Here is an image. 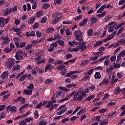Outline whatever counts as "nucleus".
<instances>
[{"instance_id":"nucleus-55","label":"nucleus","mask_w":125,"mask_h":125,"mask_svg":"<svg viewBox=\"0 0 125 125\" xmlns=\"http://www.w3.org/2000/svg\"><path fill=\"white\" fill-rule=\"evenodd\" d=\"M21 97H18L17 99H14V102H19L21 101Z\"/></svg>"},{"instance_id":"nucleus-12","label":"nucleus","mask_w":125,"mask_h":125,"mask_svg":"<svg viewBox=\"0 0 125 125\" xmlns=\"http://www.w3.org/2000/svg\"><path fill=\"white\" fill-rule=\"evenodd\" d=\"M53 83V81L51 79L48 78L45 81V84H52Z\"/></svg>"},{"instance_id":"nucleus-44","label":"nucleus","mask_w":125,"mask_h":125,"mask_svg":"<svg viewBox=\"0 0 125 125\" xmlns=\"http://www.w3.org/2000/svg\"><path fill=\"white\" fill-rule=\"evenodd\" d=\"M125 29V27H122L119 29L118 33H117V36H118L119 34L121 33L122 32L124 31Z\"/></svg>"},{"instance_id":"nucleus-16","label":"nucleus","mask_w":125,"mask_h":125,"mask_svg":"<svg viewBox=\"0 0 125 125\" xmlns=\"http://www.w3.org/2000/svg\"><path fill=\"white\" fill-rule=\"evenodd\" d=\"M50 69H52V65L51 64H50V63H48V64H47L45 66V72H47L48 70H49Z\"/></svg>"},{"instance_id":"nucleus-46","label":"nucleus","mask_w":125,"mask_h":125,"mask_svg":"<svg viewBox=\"0 0 125 125\" xmlns=\"http://www.w3.org/2000/svg\"><path fill=\"white\" fill-rule=\"evenodd\" d=\"M47 122L44 121L43 120H42V121H40L39 122V125H47Z\"/></svg>"},{"instance_id":"nucleus-63","label":"nucleus","mask_w":125,"mask_h":125,"mask_svg":"<svg viewBox=\"0 0 125 125\" xmlns=\"http://www.w3.org/2000/svg\"><path fill=\"white\" fill-rule=\"evenodd\" d=\"M121 67V65L120 64H115L114 66H112V67H113L114 69L115 70V68H119Z\"/></svg>"},{"instance_id":"nucleus-36","label":"nucleus","mask_w":125,"mask_h":125,"mask_svg":"<svg viewBox=\"0 0 125 125\" xmlns=\"http://www.w3.org/2000/svg\"><path fill=\"white\" fill-rule=\"evenodd\" d=\"M57 43H58L57 41H56L54 42H53L52 44H51L50 45V47L52 46L53 47L57 48V47L58 46Z\"/></svg>"},{"instance_id":"nucleus-5","label":"nucleus","mask_w":125,"mask_h":125,"mask_svg":"<svg viewBox=\"0 0 125 125\" xmlns=\"http://www.w3.org/2000/svg\"><path fill=\"white\" fill-rule=\"evenodd\" d=\"M15 61L16 60L13 58L10 59L8 65V67L10 68V70H11L13 66L14 65Z\"/></svg>"},{"instance_id":"nucleus-24","label":"nucleus","mask_w":125,"mask_h":125,"mask_svg":"<svg viewBox=\"0 0 125 125\" xmlns=\"http://www.w3.org/2000/svg\"><path fill=\"white\" fill-rule=\"evenodd\" d=\"M114 28H115V25H111L109 27H108V32L109 33H111L112 32H114Z\"/></svg>"},{"instance_id":"nucleus-17","label":"nucleus","mask_w":125,"mask_h":125,"mask_svg":"<svg viewBox=\"0 0 125 125\" xmlns=\"http://www.w3.org/2000/svg\"><path fill=\"white\" fill-rule=\"evenodd\" d=\"M94 98H95V96L94 95H89L88 98L85 99V101H90L92 99H94Z\"/></svg>"},{"instance_id":"nucleus-54","label":"nucleus","mask_w":125,"mask_h":125,"mask_svg":"<svg viewBox=\"0 0 125 125\" xmlns=\"http://www.w3.org/2000/svg\"><path fill=\"white\" fill-rule=\"evenodd\" d=\"M54 95H53V97L51 98V101H50V102H52V104L56 103V100L55 98L54 97Z\"/></svg>"},{"instance_id":"nucleus-33","label":"nucleus","mask_w":125,"mask_h":125,"mask_svg":"<svg viewBox=\"0 0 125 125\" xmlns=\"http://www.w3.org/2000/svg\"><path fill=\"white\" fill-rule=\"evenodd\" d=\"M83 96H82V95L80 94L78 96L76 100V101H81L82 100H83Z\"/></svg>"},{"instance_id":"nucleus-21","label":"nucleus","mask_w":125,"mask_h":125,"mask_svg":"<svg viewBox=\"0 0 125 125\" xmlns=\"http://www.w3.org/2000/svg\"><path fill=\"white\" fill-rule=\"evenodd\" d=\"M60 21V18H55L52 22V24H57Z\"/></svg>"},{"instance_id":"nucleus-6","label":"nucleus","mask_w":125,"mask_h":125,"mask_svg":"<svg viewBox=\"0 0 125 125\" xmlns=\"http://www.w3.org/2000/svg\"><path fill=\"white\" fill-rule=\"evenodd\" d=\"M77 48H78V49L81 50V52H83L84 49H86V45H79L77 46Z\"/></svg>"},{"instance_id":"nucleus-35","label":"nucleus","mask_w":125,"mask_h":125,"mask_svg":"<svg viewBox=\"0 0 125 125\" xmlns=\"http://www.w3.org/2000/svg\"><path fill=\"white\" fill-rule=\"evenodd\" d=\"M106 14V12L104 11L102 14H97L96 16L99 17V18H102L104 15Z\"/></svg>"},{"instance_id":"nucleus-42","label":"nucleus","mask_w":125,"mask_h":125,"mask_svg":"<svg viewBox=\"0 0 125 125\" xmlns=\"http://www.w3.org/2000/svg\"><path fill=\"white\" fill-rule=\"evenodd\" d=\"M24 121H26L27 123H29L31 121H33V118L29 117L28 118L24 119Z\"/></svg>"},{"instance_id":"nucleus-56","label":"nucleus","mask_w":125,"mask_h":125,"mask_svg":"<svg viewBox=\"0 0 125 125\" xmlns=\"http://www.w3.org/2000/svg\"><path fill=\"white\" fill-rule=\"evenodd\" d=\"M66 59H70L72 57H73V55L71 54H66Z\"/></svg>"},{"instance_id":"nucleus-8","label":"nucleus","mask_w":125,"mask_h":125,"mask_svg":"<svg viewBox=\"0 0 125 125\" xmlns=\"http://www.w3.org/2000/svg\"><path fill=\"white\" fill-rule=\"evenodd\" d=\"M66 87L68 88L69 89H70L71 88H78L79 87V86L76 84H69L67 85Z\"/></svg>"},{"instance_id":"nucleus-40","label":"nucleus","mask_w":125,"mask_h":125,"mask_svg":"<svg viewBox=\"0 0 125 125\" xmlns=\"http://www.w3.org/2000/svg\"><path fill=\"white\" fill-rule=\"evenodd\" d=\"M10 96V94H8L4 95L3 97V101H6V100L7 99L9 98Z\"/></svg>"},{"instance_id":"nucleus-47","label":"nucleus","mask_w":125,"mask_h":125,"mask_svg":"<svg viewBox=\"0 0 125 125\" xmlns=\"http://www.w3.org/2000/svg\"><path fill=\"white\" fill-rule=\"evenodd\" d=\"M31 48H33V45H32V44H28L25 48V50H29Z\"/></svg>"},{"instance_id":"nucleus-26","label":"nucleus","mask_w":125,"mask_h":125,"mask_svg":"<svg viewBox=\"0 0 125 125\" xmlns=\"http://www.w3.org/2000/svg\"><path fill=\"white\" fill-rule=\"evenodd\" d=\"M59 89H60L61 90H62L67 92L69 91V90L65 88V87L60 86L59 87Z\"/></svg>"},{"instance_id":"nucleus-62","label":"nucleus","mask_w":125,"mask_h":125,"mask_svg":"<svg viewBox=\"0 0 125 125\" xmlns=\"http://www.w3.org/2000/svg\"><path fill=\"white\" fill-rule=\"evenodd\" d=\"M98 57L97 56L94 57H91L89 58V60L91 61H94L98 60Z\"/></svg>"},{"instance_id":"nucleus-49","label":"nucleus","mask_w":125,"mask_h":125,"mask_svg":"<svg viewBox=\"0 0 125 125\" xmlns=\"http://www.w3.org/2000/svg\"><path fill=\"white\" fill-rule=\"evenodd\" d=\"M106 111H107L106 108H102V109L99 110V112L103 113H105V112H106Z\"/></svg>"},{"instance_id":"nucleus-25","label":"nucleus","mask_w":125,"mask_h":125,"mask_svg":"<svg viewBox=\"0 0 125 125\" xmlns=\"http://www.w3.org/2000/svg\"><path fill=\"white\" fill-rule=\"evenodd\" d=\"M68 51H70V52H78L79 51V49L78 48H73V49H68Z\"/></svg>"},{"instance_id":"nucleus-7","label":"nucleus","mask_w":125,"mask_h":125,"mask_svg":"<svg viewBox=\"0 0 125 125\" xmlns=\"http://www.w3.org/2000/svg\"><path fill=\"white\" fill-rule=\"evenodd\" d=\"M8 76V72L7 70L4 71L2 74H1V75H0V76L1 77V78H2V79L3 80L5 79Z\"/></svg>"},{"instance_id":"nucleus-34","label":"nucleus","mask_w":125,"mask_h":125,"mask_svg":"<svg viewBox=\"0 0 125 125\" xmlns=\"http://www.w3.org/2000/svg\"><path fill=\"white\" fill-rule=\"evenodd\" d=\"M109 82V80L107 79V78H104V79L103 80L102 83H100V85H102V83H107Z\"/></svg>"},{"instance_id":"nucleus-27","label":"nucleus","mask_w":125,"mask_h":125,"mask_svg":"<svg viewBox=\"0 0 125 125\" xmlns=\"http://www.w3.org/2000/svg\"><path fill=\"white\" fill-rule=\"evenodd\" d=\"M20 68H21L20 65H16V66H14L13 67L12 70H13V71H17V70H19Z\"/></svg>"},{"instance_id":"nucleus-60","label":"nucleus","mask_w":125,"mask_h":125,"mask_svg":"<svg viewBox=\"0 0 125 125\" xmlns=\"http://www.w3.org/2000/svg\"><path fill=\"white\" fill-rule=\"evenodd\" d=\"M36 35H37V36L39 38L42 37V33H40L39 31H36Z\"/></svg>"},{"instance_id":"nucleus-4","label":"nucleus","mask_w":125,"mask_h":125,"mask_svg":"<svg viewBox=\"0 0 125 125\" xmlns=\"http://www.w3.org/2000/svg\"><path fill=\"white\" fill-rule=\"evenodd\" d=\"M6 109H9L12 113H16L17 112V107L15 105L11 106V105H8Z\"/></svg>"},{"instance_id":"nucleus-52","label":"nucleus","mask_w":125,"mask_h":125,"mask_svg":"<svg viewBox=\"0 0 125 125\" xmlns=\"http://www.w3.org/2000/svg\"><path fill=\"white\" fill-rule=\"evenodd\" d=\"M43 13L42 11H40L39 12H37L36 14V16L37 18H39L41 15Z\"/></svg>"},{"instance_id":"nucleus-61","label":"nucleus","mask_w":125,"mask_h":125,"mask_svg":"<svg viewBox=\"0 0 125 125\" xmlns=\"http://www.w3.org/2000/svg\"><path fill=\"white\" fill-rule=\"evenodd\" d=\"M94 71V69H90L88 72L87 73V75H89V76H90L91 75L92 72Z\"/></svg>"},{"instance_id":"nucleus-51","label":"nucleus","mask_w":125,"mask_h":125,"mask_svg":"<svg viewBox=\"0 0 125 125\" xmlns=\"http://www.w3.org/2000/svg\"><path fill=\"white\" fill-rule=\"evenodd\" d=\"M19 125H27L26 123V121L25 120H23L19 122Z\"/></svg>"},{"instance_id":"nucleus-15","label":"nucleus","mask_w":125,"mask_h":125,"mask_svg":"<svg viewBox=\"0 0 125 125\" xmlns=\"http://www.w3.org/2000/svg\"><path fill=\"white\" fill-rule=\"evenodd\" d=\"M76 73H77L76 71H70L68 73H67V75H65V77H70L71 76L74 75Z\"/></svg>"},{"instance_id":"nucleus-38","label":"nucleus","mask_w":125,"mask_h":125,"mask_svg":"<svg viewBox=\"0 0 125 125\" xmlns=\"http://www.w3.org/2000/svg\"><path fill=\"white\" fill-rule=\"evenodd\" d=\"M46 21H47V18H46L45 17H44L43 18H42L41 23L42 24L45 23Z\"/></svg>"},{"instance_id":"nucleus-23","label":"nucleus","mask_w":125,"mask_h":125,"mask_svg":"<svg viewBox=\"0 0 125 125\" xmlns=\"http://www.w3.org/2000/svg\"><path fill=\"white\" fill-rule=\"evenodd\" d=\"M25 46H26V42H20V46H19L20 48H23L25 47Z\"/></svg>"},{"instance_id":"nucleus-28","label":"nucleus","mask_w":125,"mask_h":125,"mask_svg":"<svg viewBox=\"0 0 125 125\" xmlns=\"http://www.w3.org/2000/svg\"><path fill=\"white\" fill-rule=\"evenodd\" d=\"M53 102H48V103H47L46 104V105L45 106L46 108H49L51 106L53 105Z\"/></svg>"},{"instance_id":"nucleus-30","label":"nucleus","mask_w":125,"mask_h":125,"mask_svg":"<svg viewBox=\"0 0 125 125\" xmlns=\"http://www.w3.org/2000/svg\"><path fill=\"white\" fill-rule=\"evenodd\" d=\"M54 31V29L53 27H49V28L47 29L46 30V33H52Z\"/></svg>"},{"instance_id":"nucleus-53","label":"nucleus","mask_w":125,"mask_h":125,"mask_svg":"<svg viewBox=\"0 0 125 125\" xmlns=\"http://www.w3.org/2000/svg\"><path fill=\"white\" fill-rule=\"evenodd\" d=\"M118 43H121L122 44H124L125 43V39H120L118 41Z\"/></svg>"},{"instance_id":"nucleus-19","label":"nucleus","mask_w":125,"mask_h":125,"mask_svg":"<svg viewBox=\"0 0 125 125\" xmlns=\"http://www.w3.org/2000/svg\"><path fill=\"white\" fill-rule=\"evenodd\" d=\"M90 21L92 24H94L98 21V20L95 17H92Z\"/></svg>"},{"instance_id":"nucleus-41","label":"nucleus","mask_w":125,"mask_h":125,"mask_svg":"<svg viewBox=\"0 0 125 125\" xmlns=\"http://www.w3.org/2000/svg\"><path fill=\"white\" fill-rule=\"evenodd\" d=\"M110 62V60L107 59L104 62V65L107 66L108 65H109Z\"/></svg>"},{"instance_id":"nucleus-31","label":"nucleus","mask_w":125,"mask_h":125,"mask_svg":"<svg viewBox=\"0 0 125 125\" xmlns=\"http://www.w3.org/2000/svg\"><path fill=\"white\" fill-rule=\"evenodd\" d=\"M93 31L92 29H90L88 31L87 35L89 37H91L93 36Z\"/></svg>"},{"instance_id":"nucleus-18","label":"nucleus","mask_w":125,"mask_h":125,"mask_svg":"<svg viewBox=\"0 0 125 125\" xmlns=\"http://www.w3.org/2000/svg\"><path fill=\"white\" fill-rule=\"evenodd\" d=\"M121 92V89L119 87H117L114 91V94L116 95H118Z\"/></svg>"},{"instance_id":"nucleus-9","label":"nucleus","mask_w":125,"mask_h":125,"mask_svg":"<svg viewBox=\"0 0 125 125\" xmlns=\"http://www.w3.org/2000/svg\"><path fill=\"white\" fill-rule=\"evenodd\" d=\"M106 7V5H103L97 11V13H101Z\"/></svg>"},{"instance_id":"nucleus-3","label":"nucleus","mask_w":125,"mask_h":125,"mask_svg":"<svg viewBox=\"0 0 125 125\" xmlns=\"http://www.w3.org/2000/svg\"><path fill=\"white\" fill-rule=\"evenodd\" d=\"M114 67H112V65H109V67L106 69V70H105V73H106L107 75L108 74L109 80H110L111 78V74L112 75L113 74H114L112 72V71H114Z\"/></svg>"},{"instance_id":"nucleus-43","label":"nucleus","mask_w":125,"mask_h":125,"mask_svg":"<svg viewBox=\"0 0 125 125\" xmlns=\"http://www.w3.org/2000/svg\"><path fill=\"white\" fill-rule=\"evenodd\" d=\"M83 16L82 15H79L78 16L76 17L75 18H74V20L75 21H77L78 20H80L81 19H82Z\"/></svg>"},{"instance_id":"nucleus-50","label":"nucleus","mask_w":125,"mask_h":125,"mask_svg":"<svg viewBox=\"0 0 125 125\" xmlns=\"http://www.w3.org/2000/svg\"><path fill=\"white\" fill-rule=\"evenodd\" d=\"M42 106H43V105H42V102H40L38 104H37L36 105V107H35V108L39 109V108H41V107Z\"/></svg>"},{"instance_id":"nucleus-11","label":"nucleus","mask_w":125,"mask_h":125,"mask_svg":"<svg viewBox=\"0 0 125 125\" xmlns=\"http://www.w3.org/2000/svg\"><path fill=\"white\" fill-rule=\"evenodd\" d=\"M36 19V17H31L28 20V24H33L34 23V21Z\"/></svg>"},{"instance_id":"nucleus-1","label":"nucleus","mask_w":125,"mask_h":125,"mask_svg":"<svg viewBox=\"0 0 125 125\" xmlns=\"http://www.w3.org/2000/svg\"><path fill=\"white\" fill-rule=\"evenodd\" d=\"M67 108L65 105H61L59 108L58 109L57 111H60L57 113V115L61 116L62 114V113H64L66 110Z\"/></svg>"},{"instance_id":"nucleus-2","label":"nucleus","mask_w":125,"mask_h":125,"mask_svg":"<svg viewBox=\"0 0 125 125\" xmlns=\"http://www.w3.org/2000/svg\"><path fill=\"white\" fill-rule=\"evenodd\" d=\"M74 36H75V37L76 39V40L83 41V32L81 31H76L75 33H74Z\"/></svg>"},{"instance_id":"nucleus-22","label":"nucleus","mask_w":125,"mask_h":125,"mask_svg":"<svg viewBox=\"0 0 125 125\" xmlns=\"http://www.w3.org/2000/svg\"><path fill=\"white\" fill-rule=\"evenodd\" d=\"M101 78V74L100 72H96L95 74V79H99Z\"/></svg>"},{"instance_id":"nucleus-45","label":"nucleus","mask_w":125,"mask_h":125,"mask_svg":"<svg viewBox=\"0 0 125 125\" xmlns=\"http://www.w3.org/2000/svg\"><path fill=\"white\" fill-rule=\"evenodd\" d=\"M116 56L113 55L111 56V57H110V61H111L112 62H114V61H116Z\"/></svg>"},{"instance_id":"nucleus-14","label":"nucleus","mask_w":125,"mask_h":125,"mask_svg":"<svg viewBox=\"0 0 125 125\" xmlns=\"http://www.w3.org/2000/svg\"><path fill=\"white\" fill-rule=\"evenodd\" d=\"M103 42L102 41H97L94 45V47H97L98 46H101L103 44Z\"/></svg>"},{"instance_id":"nucleus-10","label":"nucleus","mask_w":125,"mask_h":125,"mask_svg":"<svg viewBox=\"0 0 125 125\" xmlns=\"http://www.w3.org/2000/svg\"><path fill=\"white\" fill-rule=\"evenodd\" d=\"M23 93L24 95H26L27 96L31 95L33 94V91L32 90H29L28 89L24 90Z\"/></svg>"},{"instance_id":"nucleus-39","label":"nucleus","mask_w":125,"mask_h":125,"mask_svg":"<svg viewBox=\"0 0 125 125\" xmlns=\"http://www.w3.org/2000/svg\"><path fill=\"white\" fill-rule=\"evenodd\" d=\"M4 52L7 53H10V52L12 51V49H10V48H8V47H6L4 49Z\"/></svg>"},{"instance_id":"nucleus-57","label":"nucleus","mask_w":125,"mask_h":125,"mask_svg":"<svg viewBox=\"0 0 125 125\" xmlns=\"http://www.w3.org/2000/svg\"><path fill=\"white\" fill-rule=\"evenodd\" d=\"M89 78V76L85 75L84 77L82 79V81L86 82Z\"/></svg>"},{"instance_id":"nucleus-48","label":"nucleus","mask_w":125,"mask_h":125,"mask_svg":"<svg viewBox=\"0 0 125 125\" xmlns=\"http://www.w3.org/2000/svg\"><path fill=\"white\" fill-rule=\"evenodd\" d=\"M38 110H35V112L34 113L35 115V119L37 120L39 118V115H38Z\"/></svg>"},{"instance_id":"nucleus-59","label":"nucleus","mask_w":125,"mask_h":125,"mask_svg":"<svg viewBox=\"0 0 125 125\" xmlns=\"http://www.w3.org/2000/svg\"><path fill=\"white\" fill-rule=\"evenodd\" d=\"M78 117L77 116H73L72 117H71V118H70V120L71 122H73L75 121H76L77 120V119H78Z\"/></svg>"},{"instance_id":"nucleus-13","label":"nucleus","mask_w":125,"mask_h":125,"mask_svg":"<svg viewBox=\"0 0 125 125\" xmlns=\"http://www.w3.org/2000/svg\"><path fill=\"white\" fill-rule=\"evenodd\" d=\"M5 19L4 18L0 17V27H3L5 24L4 23Z\"/></svg>"},{"instance_id":"nucleus-29","label":"nucleus","mask_w":125,"mask_h":125,"mask_svg":"<svg viewBox=\"0 0 125 125\" xmlns=\"http://www.w3.org/2000/svg\"><path fill=\"white\" fill-rule=\"evenodd\" d=\"M118 56L120 57V58L125 56V50L121 51L120 53L118 54Z\"/></svg>"},{"instance_id":"nucleus-64","label":"nucleus","mask_w":125,"mask_h":125,"mask_svg":"<svg viewBox=\"0 0 125 125\" xmlns=\"http://www.w3.org/2000/svg\"><path fill=\"white\" fill-rule=\"evenodd\" d=\"M125 3V0H121L119 1V5H121L122 4Z\"/></svg>"},{"instance_id":"nucleus-37","label":"nucleus","mask_w":125,"mask_h":125,"mask_svg":"<svg viewBox=\"0 0 125 125\" xmlns=\"http://www.w3.org/2000/svg\"><path fill=\"white\" fill-rule=\"evenodd\" d=\"M51 4L49 3H45L43 5V7L45 9H48L49 7H50Z\"/></svg>"},{"instance_id":"nucleus-58","label":"nucleus","mask_w":125,"mask_h":125,"mask_svg":"<svg viewBox=\"0 0 125 125\" xmlns=\"http://www.w3.org/2000/svg\"><path fill=\"white\" fill-rule=\"evenodd\" d=\"M39 26V22H36V23H35L34 24H33V29L37 28H38Z\"/></svg>"},{"instance_id":"nucleus-32","label":"nucleus","mask_w":125,"mask_h":125,"mask_svg":"<svg viewBox=\"0 0 125 125\" xmlns=\"http://www.w3.org/2000/svg\"><path fill=\"white\" fill-rule=\"evenodd\" d=\"M57 42H59V44L60 46H62V47L64 46V41H62V40H59Z\"/></svg>"},{"instance_id":"nucleus-20","label":"nucleus","mask_w":125,"mask_h":125,"mask_svg":"<svg viewBox=\"0 0 125 125\" xmlns=\"http://www.w3.org/2000/svg\"><path fill=\"white\" fill-rule=\"evenodd\" d=\"M9 39L10 37H4L3 43L7 44L10 42Z\"/></svg>"}]
</instances>
